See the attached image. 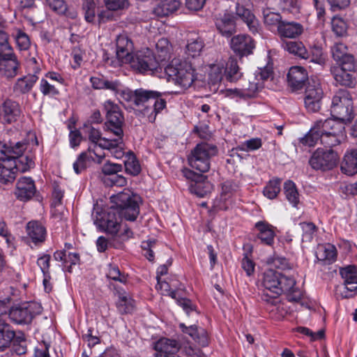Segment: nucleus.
I'll return each mask as SVG.
<instances>
[{
    "mask_svg": "<svg viewBox=\"0 0 357 357\" xmlns=\"http://www.w3.org/2000/svg\"><path fill=\"white\" fill-rule=\"evenodd\" d=\"M111 200L114 205L106 210L95 208L94 224L101 231L125 241L132 236V232L128 228L121 231V218L135 221L139 213V204L141 198L128 190L112 196Z\"/></svg>",
    "mask_w": 357,
    "mask_h": 357,
    "instance_id": "1",
    "label": "nucleus"
},
{
    "mask_svg": "<svg viewBox=\"0 0 357 357\" xmlns=\"http://www.w3.org/2000/svg\"><path fill=\"white\" fill-rule=\"evenodd\" d=\"M165 71L169 81L184 90L190 88L196 79L202 81L205 79V75L197 72L191 62L178 59H174Z\"/></svg>",
    "mask_w": 357,
    "mask_h": 357,
    "instance_id": "2",
    "label": "nucleus"
},
{
    "mask_svg": "<svg viewBox=\"0 0 357 357\" xmlns=\"http://www.w3.org/2000/svg\"><path fill=\"white\" fill-rule=\"evenodd\" d=\"M237 17L246 23L250 31L253 33L257 32L259 24L255 15L249 9L236 3V16L230 13H225L216 20V27L222 36L229 37L235 31V20Z\"/></svg>",
    "mask_w": 357,
    "mask_h": 357,
    "instance_id": "3",
    "label": "nucleus"
},
{
    "mask_svg": "<svg viewBox=\"0 0 357 357\" xmlns=\"http://www.w3.org/2000/svg\"><path fill=\"white\" fill-rule=\"evenodd\" d=\"M332 119L342 122L344 125L354 118L353 100L349 91L339 90L333 96L331 106Z\"/></svg>",
    "mask_w": 357,
    "mask_h": 357,
    "instance_id": "4",
    "label": "nucleus"
},
{
    "mask_svg": "<svg viewBox=\"0 0 357 357\" xmlns=\"http://www.w3.org/2000/svg\"><path fill=\"white\" fill-rule=\"evenodd\" d=\"M218 153L217 147L208 143H200L191 151L188 160L189 165L202 172L208 171L211 165V158Z\"/></svg>",
    "mask_w": 357,
    "mask_h": 357,
    "instance_id": "5",
    "label": "nucleus"
},
{
    "mask_svg": "<svg viewBox=\"0 0 357 357\" xmlns=\"http://www.w3.org/2000/svg\"><path fill=\"white\" fill-rule=\"evenodd\" d=\"M345 127L335 119L321 120V144L332 147L345 140Z\"/></svg>",
    "mask_w": 357,
    "mask_h": 357,
    "instance_id": "6",
    "label": "nucleus"
},
{
    "mask_svg": "<svg viewBox=\"0 0 357 357\" xmlns=\"http://www.w3.org/2000/svg\"><path fill=\"white\" fill-rule=\"evenodd\" d=\"M121 96L122 100L133 102L137 107L142 108L144 114H149V108L152 107L154 99L161 96L162 93L156 91L144 89H138L135 91L126 89L121 92Z\"/></svg>",
    "mask_w": 357,
    "mask_h": 357,
    "instance_id": "7",
    "label": "nucleus"
},
{
    "mask_svg": "<svg viewBox=\"0 0 357 357\" xmlns=\"http://www.w3.org/2000/svg\"><path fill=\"white\" fill-rule=\"evenodd\" d=\"M103 109L106 114L105 128L110 131L114 137L122 139L123 132L122 126L124 118L119 105L110 100L104 102Z\"/></svg>",
    "mask_w": 357,
    "mask_h": 357,
    "instance_id": "8",
    "label": "nucleus"
},
{
    "mask_svg": "<svg viewBox=\"0 0 357 357\" xmlns=\"http://www.w3.org/2000/svg\"><path fill=\"white\" fill-rule=\"evenodd\" d=\"M127 63L140 73L152 72L157 67L156 59L151 50L146 48L131 54Z\"/></svg>",
    "mask_w": 357,
    "mask_h": 357,
    "instance_id": "9",
    "label": "nucleus"
},
{
    "mask_svg": "<svg viewBox=\"0 0 357 357\" xmlns=\"http://www.w3.org/2000/svg\"><path fill=\"white\" fill-rule=\"evenodd\" d=\"M324 91L318 79L311 78L305 93L304 104L307 111L317 112L321 108Z\"/></svg>",
    "mask_w": 357,
    "mask_h": 357,
    "instance_id": "10",
    "label": "nucleus"
},
{
    "mask_svg": "<svg viewBox=\"0 0 357 357\" xmlns=\"http://www.w3.org/2000/svg\"><path fill=\"white\" fill-rule=\"evenodd\" d=\"M280 278V273L272 269H269L264 273L263 285L265 291L261 296L264 301L273 304L278 296L281 294Z\"/></svg>",
    "mask_w": 357,
    "mask_h": 357,
    "instance_id": "11",
    "label": "nucleus"
},
{
    "mask_svg": "<svg viewBox=\"0 0 357 357\" xmlns=\"http://www.w3.org/2000/svg\"><path fill=\"white\" fill-rule=\"evenodd\" d=\"M337 160V154L333 150L318 149L311 156L309 163L314 169L327 171L335 167Z\"/></svg>",
    "mask_w": 357,
    "mask_h": 357,
    "instance_id": "12",
    "label": "nucleus"
},
{
    "mask_svg": "<svg viewBox=\"0 0 357 357\" xmlns=\"http://www.w3.org/2000/svg\"><path fill=\"white\" fill-rule=\"evenodd\" d=\"M1 150L0 155V183L8 184L13 183L16 177L17 162L16 156L10 155L7 147Z\"/></svg>",
    "mask_w": 357,
    "mask_h": 357,
    "instance_id": "13",
    "label": "nucleus"
},
{
    "mask_svg": "<svg viewBox=\"0 0 357 357\" xmlns=\"http://www.w3.org/2000/svg\"><path fill=\"white\" fill-rule=\"evenodd\" d=\"M83 130L89 140L93 144L92 149L95 150H98V146L102 149H112L122 142V139L120 137H102L100 131L91 126H84Z\"/></svg>",
    "mask_w": 357,
    "mask_h": 357,
    "instance_id": "14",
    "label": "nucleus"
},
{
    "mask_svg": "<svg viewBox=\"0 0 357 357\" xmlns=\"http://www.w3.org/2000/svg\"><path fill=\"white\" fill-rule=\"evenodd\" d=\"M273 70L271 67L266 66L259 68L255 74L249 78L248 86L243 89L248 98L255 97L264 87V82L272 77Z\"/></svg>",
    "mask_w": 357,
    "mask_h": 357,
    "instance_id": "15",
    "label": "nucleus"
},
{
    "mask_svg": "<svg viewBox=\"0 0 357 357\" xmlns=\"http://www.w3.org/2000/svg\"><path fill=\"white\" fill-rule=\"evenodd\" d=\"M105 157L102 150H95L89 146L86 151L80 153L77 160L73 163V169L76 174L81 173L91 165L92 162L100 164Z\"/></svg>",
    "mask_w": 357,
    "mask_h": 357,
    "instance_id": "16",
    "label": "nucleus"
},
{
    "mask_svg": "<svg viewBox=\"0 0 357 357\" xmlns=\"http://www.w3.org/2000/svg\"><path fill=\"white\" fill-rule=\"evenodd\" d=\"M342 278L344 280V297H350L354 295L357 291V269L355 266H347L340 270Z\"/></svg>",
    "mask_w": 357,
    "mask_h": 357,
    "instance_id": "17",
    "label": "nucleus"
},
{
    "mask_svg": "<svg viewBox=\"0 0 357 357\" xmlns=\"http://www.w3.org/2000/svg\"><path fill=\"white\" fill-rule=\"evenodd\" d=\"M155 357H179V344L174 340L160 338L153 344Z\"/></svg>",
    "mask_w": 357,
    "mask_h": 357,
    "instance_id": "18",
    "label": "nucleus"
},
{
    "mask_svg": "<svg viewBox=\"0 0 357 357\" xmlns=\"http://www.w3.org/2000/svg\"><path fill=\"white\" fill-rule=\"evenodd\" d=\"M7 149L10 155L16 156V168L18 171L24 172L34 167L35 163L31 157L22 155L24 149V144L17 142L14 147H7Z\"/></svg>",
    "mask_w": 357,
    "mask_h": 357,
    "instance_id": "19",
    "label": "nucleus"
},
{
    "mask_svg": "<svg viewBox=\"0 0 357 357\" xmlns=\"http://www.w3.org/2000/svg\"><path fill=\"white\" fill-rule=\"evenodd\" d=\"M20 63L14 54H0V75L8 79L17 75Z\"/></svg>",
    "mask_w": 357,
    "mask_h": 357,
    "instance_id": "20",
    "label": "nucleus"
},
{
    "mask_svg": "<svg viewBox=\"0 0 357 357\" xmlns=\"http://www.w3.org/2000/svg\"><path fill=\"white\" fill-rule=\"evenodd\" d=\"M355 69V66L349 69L347 64H337L331 68V73L336 82L342 86L353 87L356 81L351 73Z\"/></svg>",
    "mask_w": 357,
    "mask_h": 357,
    "instance_id": "21",
    "label": "nucleus"
},
{
    "mask_svg": "<svg viewBox=\"0 0 357 357\" xmlns=\"http://www.w3.org/2000/svg\"><path fill=\"white\" fill-rule=\"evenodd\" d=\"M231 48L241 56H247L252 52L255 43L248 35L239 34L234 36L230 43Z\"/></svg>",
    "mask_w": 357,
    "mask_h": 357,
    "instance_id": "22",
    "label": "nucleus"
},
{
    "mask_svg": "<svg viewBox=\"0 0 357 357\" xmlns=\"http://www.w3.org/2000/svg\"><path fill=\"white\" fill-rule=\"evenodd\" d=\"M116 56L123 63H127L132 54L133 43L126 33H122L116 38Z\"/></svg>",
    "mask_w": 357,
    "mask_h": 357,
    "instance_id": "23",
    "label": "nucleus"
},
{
    "mask_svg": "<svg viewBox=\"0 0 357 357\" xmlns=\"http://www.w3.org/2000/svg\"><path fill=\"white\" fill-rule=\"evenodd\" d=\"M36 189L34 181L30 177H22L16 183L15 195L21 201H27L31 199Z\"/></svg>",
    "mask_w": 357,
    "mask_h": 357,
    "instance_id": "24",
    "label": "nucleus"
},
{
    "mask_svg": "<svg viewBox=\"0 0 357 357\" xmlns=\"http://www.w3.org/2000/svg\"><path fill=\"white\" fill-rule=\"evenodd\" d=\"M307 79V73L301 66H296L291 67L287 74L288 84L294 90L302 89Z\"/></svg>",
    "mask_w": 357,
    "mask_h": 357,
    "instance_id": "25",
    "label": "nucleus"
},
{
    "mask_svg": "<svg viewBox=\"0 0 357 357\" xmlns=\"http://www.w3.org/2000/svg\"><path fill=\"white\" fill-rule=\"evenodd\" d=\"M303 31V25L294 21H283L279 24L277 29L279 36L285 38H296L300 36Z\"/></svg>",
    "mask_w": 357,
    "mask_h": 357,
    "instance_id": "26",
    "label": "nucleus"
},
{
    "mask_svg": "<svg viewBox=\"0 0 357 357\" xmlns=\"http://www.w3.org/2000/svg\"><path fill=\"white\" fill-rule=\"evenodd\" d=\"M331 53L337 64H347L348 69L354 66V59L347 53V47L342 43H336L331 47Z\"/></svg>",
    "mask_w": 357,
    "mask_h": 357,
    "instance_id": "27",
    "label": "nucleus"
},
{
    "mask_svg": "<svg viewBox=\"0 0 357 357\" xmlns=\"http://www.w3.org/2000/svg\"><path fill=\"white\" fill-rule=\"evenodd\" d=\"M257 238L266 245H272L274 243L275 232L274 227L268 222L259 221L255 224Z\"/></svg>",
    "mask_w": 357,
    "mask_h": 357,
    "instance_id": "28",
    "label": "nucleus"
},
{
    "mask_svg": "<svg viewBox=\"0 0 357 357\" xmlns=\"http://www.w3.org/2000/svg\"><path fill=\"white\" fill-rule=\"evenodd\" d=\"M340 169L343 174L348 176L357 174V147L346 151L341 162Z\"/></svg>",
    "mask_w": 357,
    "mask_h": 357,
    "instance_id": "29",
    "label": "nucleus"
},
{
    "mask_svg": "<svg viewBox=\"0 0 357 357\" xmlns=\"http://www.w3.org/2000/svg\"><path fill=\"white\" fill-rule=\"evenodd\" d=\"M26 233L34 244L42 243L46 238V229L37 221H30L26 225Z\"/></svg>",
    "mask_w": 357,
    "mask_h": 357,
    "instance_id": "30",
    "label": "nucleus"
},
{
    "mask_svg": "<svg viewBox=\"0 0 357 357\" xmlns=\"http://www.w3.org/2000/svg\"><path fill=\"white\" fill-rule=\"evenodd\" d=\"M178 0H161L153 8V13L158 17H165L176 12L181 7Z\"/></svg>",
    "mask_w": 357,
    "mask_h": 357,
    "instance_id": "31",
    "label": "nucleus"
},
{
    "mask_svg": "<svg viewBox=\"0 0 357 357\" xmlns=\"http://www.w3.org/2000/svg\"><path fill=\"white\" fill-rule=\"evenodd\" d=\"M179 326L183 333L188 334L202 347H206L208 344V335L205 329L198 328L194 325L188 327L184 324H180Z\"/></svg>",
    "mask_w": 357,
    "mask_h": 357,
    "instance_id": "32",
    "label": "nucleus"
},
{
    "mask_svg": "<svg viewBox=\"0 0 357 357\" xmlns=\"http://www.w3.org/2000/svg\"><path fill=\"white\" fill-rule=\"evenodd\" d=\"M225 61L220 59L216 60L215 63H208L202 67V71L208 73V79L213 83L215 84L220 82L222 78V73L225 71Z\"/></svg>",
    "mask_w": 357,
    "mask_h": 357,
    "instance_id": "33",
    "label": "nucleus"
},
{
    "mask_svg": "<svg viewBox=\"0 0 357 357\" xmlns=\"http://www.w3.org/2000/svg\"><path fill=\"white\" fill-rule=\"evenodd\" d=\"M171 289L176 293V301L178 305L181 306L183 310L186 312L197 311L196 306L192 301L185 298H178V292L183 289L182 284L176 277L168 278Z\"/></svg>",
    "mask_w": 357,
    "mask_h": 357,
    "instance_id": "34",
    "label": "nucleus"
},
{
    "mask_svg": "<svg viewBox=\"0 0 357 357\" xmlns=\"http://www.w3.org/2000/svg\"><path fill=\"white\" fill-rule=\"evenodd\" d=\"M3 120L10 123L17 120L20 115V105L15 101L6 100L2 105Z\"/></svg>",
    "mask_w": 357,
    "mask_h": 357,
    "instance_id": "35",
    "label": "nucleus"
},
{
    "mask_svg": "<svg viewBox=\"0 0 357 357\" xmlns=\"http://www.w3.org/2000/svg\"><path fill=\"white\" fill-rule=\"evenodd\" d=\"M2 315L0 314V351L9 347L15 335Z\"/></svg>",
    "mask_w": 357,
    "mask_h": 357,
    "instance_id": "36",
    "label": "nucleus"
},
{
    "mask_svg": "<svg viewBox=\"0 0 357 357\" xmlns=\"http://www.w3.org/2000/svg\"><path fill=\"white\" fill-rule=\"evenodd\" d=\"M317 257L320 261L333 263L337 258L336 248L331 243L319 245L317 248Z\"/></svg>",
    "mask_w": 357,
    "mask_h": 357,
    "instance_id": "37",
    "label": "nucleus"
},
{
    "mask_svg": "<svg viewBox=\"0 0 357 357\" xmlns=\"http://www.w3.org/2000/svg\"><path fill=\"white\" fill-rule=\"evenodd\" d=\"M172 47L167 38H160L155 44V55L157 63L170 58Z\"/></svg>",
    "mask_w": 357,
    "mask_h": 357,
    "instance_id": "38",
    "label": "nucleus"
},
{
    "mask_svg": "<svg viewBox=\"0 0 357 357\" xmlns=\"http://www.w3.org/2000/svg\"><path fill=\"white\" fill-rule=\"evenodd\" d=\"M37 80L38 77L35 75H29L19 78L13 86V90L17 93H26L32 89Z\"/></svg>",
    "mask_w": 357,
    "mask_h": 357,
    "instance_id": "39",
    "label": "nucleus"
},
{
    "mask_svg": "<svg viewBox=\"0 0 357 357\" xmlns=\"http://www.w3.org/2000/svg\"><path fill=\"white\" fill-rule=\"evenodd\" d=\"M282 47L284 50L290 54L298 56L302 59H309L310 55L305 47L301 42L298 41H286L283 42Z\"/></svg>",
    "mask_w": 357,
    "mask_h": 357,
    "instance_id": "40",
    "label": "nucleus"
},
{
    "mask_svg": "<svg viewBox=\"0 0 357 357\" xmlns=\"http://www.w3.org/2000/svg\"><path fill=\"white\" fill-rule=\"evenodd\" d=\"M321 142V120L316 121L308 133L301 139V143L305 146H314Z\"/></svg>",
    "mask_w": 357,
    "mask_h": 357,
    "instance_id": "41",
    "label": "nucleus"
},
{
    "mask_svg": "<svg viewBox=\"0 0 357 357\" xmlns=\"http://www.w3.org/2000/svg\"><path fill=\"white\" fill-rule=\"evenodd\" d=\"M225 75L229 82H236L242 77L236 59L229 58L225 63Z\"/></svg>",
    "mask_w": 357,
    "mask_h": 357,
    "instance_id": "42",
    "label": "nucleus"
},
{
    "mask_svg": "<svg viewBox=\"0 0 357 357\" xmlns=\"http://www.w3.org/2000/svg\"><path fill=\"white\" fill-rule=\"evenodd\" d=\"M263 17L264 24L270 30L278 29L279 24L282 22L280 13L273 12L269 8L263 10Z\"/></svg>",
    "mask_w": 357,
    "mask_h": 357,
    "instance_id": "43",
    "label": "nucleus"
},
{
    "mask_svg": "<svg viewBox=\"0 0 357 357\" xmlns=\"http://www.w3.org/2000/svg\"><path fill=\"white\" fill-rule=\"evenodd\" d=\"M125 168L127 173L132 176L138 175L141 172V166L135 155L129 152L126 155L124 161Z\"/></svg>",
    "mask_w": 357,
    "mask_h": 357,
    "instance_id": "44",
    "label": "nucleus"
},
{
    "mask_svg": "<svg viewBox=\"0 0 357 357\" xmlns=\"http://www.w3.org/2000/svg\"><path fill=\"white\" fill-rule=\"evenodd\" d=\"M284 190L287 200L296 206L299 202V195L295 183L291 181H287L284 184Z\"/></svg>",
    "mask_w": 357,
    "mask_h": 357,
    "instance_id": "45",
    "label": "nucleus"
},
{
    "mask_svg": "<svg viewBox=\"0 0 357 357\" xmlns=\"http://www.w3.org/2000/svg\"><path fill=\"white\" fill-rule=\"evenodd\" d=\"M280 184L279 178L271 180L264 189V195L270 199H275L280 192Z\"/></svg>",
    "mask_w": 357,
    "mask_h": 357,
    "instance_id": "46",
    "label": "nucleus"
},
{
    "mask_svg": "<svg viewBox=\"0 0 357 357\" xmlns=\"http://www.w3.org/2000/svg\"><path fill=\"white\" fill-rule=\"evenodd\" d=\"M2 317L8 315L9 319L12 322L19 325L29 324L33 318L32 314H2Z\"/></svg>",
    "mask_w": 357,
    "mask_h": 357,
    "instance_id": "47",
    "label": "nucleus"
},
{
    "mask_svg": "<svg viewBox=\"0 0 357 357\" xmlns=\"http://www.w3.org/2000/svg\"><path fill=\"white\" fill-rule=\"evenodd\" d=\"M203 47L204 43L202 39L199 38L193 39L190 40L187 45V52L188 55L192 57H195L196 56L199 55Z\"/></svg>",
    "mask_w": 357,
    "mask_h": 357,
    "instance_id": "48",
    "label": "nucleus"
},
{
    "mask_svg": "<svg viewBox=\"0 0 357 357\" xmlns=\"http://www.w3.org/2000/svg\"><path fill=\"white\" fill-rule=\"evenodd\" d=\"M160 97L161 96H159L155 98L152 107L149 108V112H151V114L149 115V118L150 121H154L155 116L166 107L165 100Z\"/></svg>",
    "mask_w": 357,
    "mask_h": 357,
    "instance_id": "49",
    "label": "nucleus"
},
{
    "mask_svg": "<svg viewBox=\"0 0 357 357\" xmlns=\"http://www.w3.org/2000/svg\"><path fill=\"white\" fill-rule=\"evenodd\" d=\"M107 276L113 280L119 281L121 283H126V276L120 271L118 266L114 264H110L108 265Z\"/></svg>",
    "mask_w": 357,
    "mask_h": 357,
    "instance_id": "50",
    "label": "nucleus"
},
{
    "mask_svg": "<svg viewBox=\"0 0 357 357\" xmlns=\"http://www.w3.org/2000/svg\"><path fill=\"white\" fill-rule=\"evenodd\" d=\"M15 39L17 47L20 50H26L31 45L30 39L26 33L17 29L15 35Z\"/></svg>",
    "mask_w": 357,
    "mask_h": 357,
    "instance_id": "51",
    "label": "nucleus"
},
{
    "mask_svg": "<svg viewBox=\"0 0 357 357\" xmlns=\"http://www.w3.org/2000/svg\"><path fill=\"white\" fill-rule=\"evenodd\" d=\"M262 145L260 138H252L241 143L238 146V149L242 151H252L259 149Z\"/></svg>",
    "mask_w": 357,
    "mask_h": 357,
    "instance_id": "52",
    "label": "nucleus"
},
{
    "mask_svg": "<svg viewBox=\"0 0 357 357\" xmlns=\"http://www.w3.org/2000/svg\"><path fill=\"white\" fill-rule=\"evenodd\" d=\"M84 17L88 22H93L96 16V3L92 0H86L83 4Z\"/></svg>",
    "mask_w": 357,
    "mask_h": 357,
    "instance_id": "53",
    "label": "nucleus"
},
{
    "mask_svg": "<svg viewBox=\"0 0 357 357\" xmlns=\"http://www.w3.org/2000/svg\"><path fill=\"white\" fill-rule=\"evenodd\" d=\"M155 288L158 291H160L162 295L169 296L174 299H176V293L171 289L170 282L169 279L162 280L159 279Z\"/></svg>",
    "mask_w": 357,
    "mask_h": 357,
    "instance_id": "54",
    "label": "nucleus"
},
{
    "mask_svg": "<svg viewBox=\"0 0 357 357\" xmlns=\"http://www.w3.org/2000/svg\"><path fill=\"white\" fill-rule=\"evenodd\" d=\"M39 89L44 96H55L59 93L54 85L50 83L45 77L40 81Z\"/></svg>",
    "mask_w": 357,
    "mask_h": 357,
    "instance_id": "55",
    "label": "nucleus"
},
{
    "mask_svg": "<svg viewBox=\"0 0 357 357\" xmlns=\"http://www.w3.org/2000/svg\"><path fill=\"white\" fill-rule=\"evenodd\" d=\"M233 197L220 195V197L215 199L214 207L218 210H227L233 204Z\"/></svg>",
    "mask_w": 357,
    "mask_h": 357,
    "instance_id": "56",
    "label": "nucleus"
},
{
    "mask_svg": "<svg viewBox=\"0 0 357 357\" xmlns=\"http://www.w3.org/2000/svg\"><path fill=\"white\" fill-rule=\"evenodd\" d=\"M104 89H108L113 91L119 99L122 100L121 92H123L126 89H122L121 83L117 80L112 81L105 79Z\"/></svg>",
    "mask_w": 357,
    "mask_h": 357,
    "instance_id": "57",
    "label": "nucleus"
},
{
    "mask_svg": "<svg viewBox=\"0 0 357 357\" xmlns=\"http://www.w3.org/2000/svg\"><path fill=\"white\" fill-rule=\"evenodd\" d=\"M332 29L333 32L339 36H342L347 31V24L340 17H334L332 19Z\"/></svg>",
    "mask_w": 357,
    "mask_h": 357,
    "instance_id": "58",
    "label": "nucleus"
},
{
    "mask_svg": "<svg viewBox=\"0 0 357 357\" xmlns=\"http://www.w3.org/2000/svg\"><path fill=\"white\" fill-rule=\"evenodd\" d=\"M295 284L296 281L293 278L280 274V287H281V294L293 291Z\"/></svg>",
    "mask_w": 357,
    "mask_h": 357,
    "instance_id": "59",
    "label": "nucleus"
},
{
    "mask_svg": "<svg viewBox=\"0 0 357 357\" xmlns=\"http://www.w3.org/2000/svg\"><path fill=\"white\" fill-rule=\"evenodd\" d=\"M221 93L225 97L240 100L248 98L244 89H227L221 91Z\"/></svg>",
    "mask_w": 357,
    "mask_h": 357,
    "instance_id": "60",
    "label": "nucleus"
},
{
    "mask_svg": "<svg viewBox=\"0 0 357 357\" xmlns=\"http://www.w3.org/2000/svg\"><path fill=\"white\" fill-rule=\"evenodd\" d=\"M50 8L59 15L65 14L67 4L64 0H46Z\"/></svg>",
    "mask_w": 357,
    "mask_h": 357,
    "instance_id": "61",
    "label": "nucleus"
},
{
    "mask_svg": "<svg viewBox=\"0 0 357 357\" xmlns=\"http://www.w3.org/2000/svg\"><path fill=\"white\" fill-rule=\"evenodd\" d=\"M106 8L109 10H120L127 8L128 0H104Z\"/></svg>",
    "mask_w": 357,
    "mask_h": 357,
    "instance_id": "62",
    "label": "nucleus"
},
{
    "mask_svg": "<svg viewBox=\"0 0 357 357\" xmlns=\"http://www.w3.org/2000/svg\"><path fill=\"white\" fill-rule=\"evenodd\" d=\"M119 305L122 307H125V310H132L133 309L135 301L130 298V295L123 291L119 292Z\"/></svg>",
    "mask_w": 357,
    "mask_h": 357,
    "instance_id": "63",
    "label": "nucleus"
},
{
    "mask_svg": "<svg viewBox=\"0 0 357 357\" xmlns=\"http://www.w3.org/2000/svg\"><path fill=\"white\" fill-rule=\"evenodd\" d=\"M300 225L303 231V240L310 241L315 232V225L312 222H301Z\"/></svg>",
    "mask_w": 357,
    "mask_h": 357,
    "instance_id": "64",
    "label": "nucleus"
}]
</instances>
